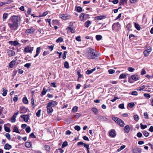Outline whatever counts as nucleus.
Here are the masks:
<instances>
[{
  "label": "nucleus",
  "mask_w": 153,
  "mask_h": 153,
  "mask_svg": "<svg viewBox=\"0 0 153 153\" xmlns=\"http://www.w3.org/2000/svg\"><path fill=\"white\" fill-rule=\"evenodd\" d=\"M128 70L130 72H133L134 70V69L132 67H128Z\"/></svg>",
  "instance_id": "54"
},
{
  "label": "nucleus",
  "mask_w": 153,
  "mask_h": 153,
  "mask_svg": "<svg viewBox=\"0 0 153 153\" xmlns=\"http://www.w3.org/2000/svg\"><path fill=\"white\" fill-rule=\"evenodd\" d=\"M151 48L149 47L147 49L144 51L143 52V53L144 56H148L151 51Z\"/></svg>",
  "instance_id": "9"
},
{
  "label": "nucleus",
  "mask_w": 153,
  "mask_h": 153,
  "mask_svg": "<svg viewBox=\"0 0 153 153\" xmlns=\"http://www.w3.org/2000/svg\"><path fill=\"white\" fill-rule=\"evenodd\" d=\"M6 126V124H5L4 125V130L7 132H10L11 131L10 128Z\"/></svg>",
  "instance_id": "26"
},
{
  "label": "nucleus",
  "mask_w": 153,
  "mask_h": 153,
  "mask_svg": "<svg viewBox=\"0 0 153 153\" xmlns=\"http://www.w3.org/2000/svg\"><path fill=\"white\" fill-rule=\"evenodd\" d=\"M126 75L125 74H121L119 78V79H124L126 78Z\"/></svg>",
  "instance_id": "33"
},
{
  "label": "nucleus",
  "mask_w": 153,
  "mask_h": 153,
  "mask_svg": "<svg viewBox=\"0 0 153 153\" xmlns=\"http://www.w3.org/2000/svg\"><path fill=\"white\" fill-rule=\"evenodd\" d=\"M115 70L113 69H109L108 70V72L110 74H112L115 72Z\"/></svg>",
  "instance_id": "52"
},
{
  "label": "nucleus",
  "mask_w": 153,
  "mask_h": 153,
  "mask_svg": "<svg viewBox=\"0 0 153 153\" xmlns=\"http://www.w3.org/2000/svg\"><path fill=\"white\" fill-rule=\"evenodd\" d=\"M120 119L117 117H113L112 120L115 121L117 123V122L119 121V120H120Z\"/></svg>",
  "instance_id": "45"
},
{
  "label": "nucleus",
  "mask_w": 153,
  "mask_h": 153,
  "mask_svg": "<svg viewBox=\"0 0 153 153\" xmlns=\"http://www.w3.org/2000/svg\"><path fill=\"white\" fill-rule=\"evenodd\" d=\"M52 133V132L51 131V132H50L49 133V134L48 133V136H49L50 137L51 136L52 137H50V140H51V139H53V138L54 137V133H53V134H51V133Z\"/></svg>",
  "instance_id": "42"
},
{
  "label": "nucleus",
  "mask_w": 153,
  "mask_h": 153,
  "mask_svg": "<svg viewBox=\"0 0 153 153\" xmlns=\"http://www.w3.org/2000/svg\"><path fill=\"white\" fill-rule=\"evenodd\" d=\"M68 145V143L67 141L64 142L62 145V148H64Z\"/></svg>",
  "instance_id": "37"
},
{
  "label": "nucleus",
  "mask_w": 153,
  "mask_h": 153,
  "mask_svg": "<svg viewBox=\"0 0 153 153\" xmlns=\"http://www.w3.org/2000/svg\"><path fill=\"white\" fill-rule=\"evenodd\" d=\"M92 111L94 113V114L96 115L98 113V110L97 108H93L91 109Z\"/></svg>",
  "instance_id": "22"
},
{
  "label": "nucleus",
  "mask_w": 153,
  "mask_h": 153,
  "mask_svg": "<svg viewBox=\"0 0 153 153\" xmlns=\"http://www.w3.org/2000/svg\"><path fill=\"white\" fill-rule=\"evenodd\" d=\"M78 110V107L77 106H74L73 107L72 109L73 112H76Z\"/></svg>",
  "instance_id": "46"
},
{
  "label": "nucleus",
  "mask_w": 153,
  "mask_h": 153,
  "mask_svg": "<svg viewBox=\"0 0 153 153\" xmlns=\"http://www.w3.org/2000/svg\"><path fill=\"white\" fill-rule=\"evenodd\" d=\"M96 38L97 40L99 41L102 39V37L101 35H97Z\"/></svg>",
  "instance_id": "38"
},
{
  "label": "nucleus",
  "mask_w": 153,
  "mask_h": 153,
  "mask_svg": "<svg viewBox=\"0 0 153 153\" xmlns=\"http://www.w3.org/2000/svg\"><path fill=\"white\" fill-rule=\"evenodd\" d=\"M25 130L27 133H29L31 131V129L30 127L29 126H27L25 129Z\"/></svg>",
  "instance_id": "43"
},
{
  "label": "nucleus",
  "mask_w": 153,
  "mask_h": 153,
  "mask_svg": "<svg viewBox=\"0 0 153 153\" xmlns=\"http://www.w3.org/2000/svg\"><path fill=\"white\" fill-rule=\"evenodd\" d=\"M137 136L138 137L140 138L142 137V134L141 132H139L137 134Z\"/></svg>",
  "instance_id": "64"
},
{
  "label": "nucleus",
  "mask_w": 153,
  "mask_h": 153,
  "mask_svg": "<svg viewBox=\"0 0 153 153\" xmlns=\"http://www.w3.org/2000/svg\"><path fill=\"white\" fill-rule=\"evenodd\" d=\"M143 96H144V97H146L147 99L151 97L150 95L147 93H145L143 94Z\"/></svg>",
  "instance_id": "41"
},
{
  "label": "nucleus",
  "mask_w": 153,
  "mask_h": 153,
  "mask_svg": "<svg viewBox=\"0 0 153 153\" xmlns=\"http://www.w3.org/2000/svg\"><path fill=\"white\" fill-rule=\"evenodd\" d=\"M113 30H118L120 28V25L119 22L114 23L112 26Z\"/></svg>",
  "instance_id": "5"
},
{
  "label": "nucleus",
  "mask_w": 153,
  "mask_h": 153,
  "mask_svg": "<svg viewBox=\"0 0 153 153\" xmlns=\"http://www.w3.org/2000/svg\"><path fill=\"white\" fill-rule=\"evenodd\" d=\"M140 125L141 128L142 129H144L146 128L147 127V126L146 125H143L142 123H141L140 124Z\"/></svg>",
  "instance_id": "47"
},
{
  "label": "nucleus",
  "mask_w": 153,
  "mask_h": 153,
  "mask_svg": "<svg viewBox=\"0 0 153 153\" xmlns=\"http://www.w3.org/2000/svg\"><path fill=\"white\" fill-rule=\"evenodd\" d=\"M124 130L125 131L126 133H128L130 130L129 126L128 125H127L125 126L124 128Z\"/></svg>",
  "instance_id": "24"
},
{
  "label": "nucleus",
  "mask_w": 153,
  "mask_h": 153,
  "mask_svg": "<svg viewBox=\"0 0 153 153\" xmlns=\"http://www.w3.org/2000/svg\"><path fill=\"white\" fill-rule=\"evenodd\" d=\"M128 106L130 108H133L134 106L135 105V104L134 102H131L128 104Z\"/></svg>",
  "instance_id": "40"
},
{
  "label": "nucleus",
  "mask_w": 153,
  "mask_h": 153,
  "mask_svg": "<svg viewBox=\"0 0 153 153\" xmlns=\"http://www.w3.org/2000/svg\"><path fill=\"white\" fill-rule=\"evenodd\" d=\"M9 43L13 46H16L19 44V42L17 41H10L9 42Z\"/></svg>",
  "instance_id": "17"
},
{
  "label": "nucleus",
  "mask_w": 153,
  "mask_h": 153,
  "mask_svg": "<svg viewBox=\"0 0 153 153\" xmlns=\"http://www.w3.org/2000/svg\"><path fill=\"white\" fill-rule=\"evenodd\" d=\"M11 21L8 23L10 30L13 32L16 30L18 27V22L21 19L19 16H13L10 18Z\"/></svg>",
  "instance_id": "1"
},
{
  "label": "nucleus",
  "mask_w": 153,
  "mask_h": 153,
  "mask_svg": "<svg viewBox=\"0 0 153 153\" xmlns=\"http://www.w3.org/2000/svg\"><path fill=\"white\" fill-rule=\"evenodd\" d=\"M59 16L62 19L65 20L68 19L70 18V16L67 14H60L59 15Z\"/></svg>",
  "instance_id": "7"
},
{
  "label": "nucleus",
  "mask_w": 153,
  "mask_h": 153,
  "mask_svg": "<svg viewBox=\"0 0 153 153\" xmlns=\"http://www.w3.org/2000/svg\"><path fill=\"white\" fill-rule=\"evenodd\" d=\"M99 117L100 118V120L101 121H105L107 120V118L106 117L102 116H99Z\"/></svg>",
  "instance_id": "31"
},
{
  "label": "nucleus",
  "mask_w": 153,
  "mask_h": 153,
  "mask_svg": "<svg viewBox=\"0 0 153 153\" xmlns=\"http://www.w3.org/2000/svg\"><path fill=\"white\" fill-rule=\"evenodd\" d=\"M86 56L87 58L94 59H98L100 57V54L95 50L88 48L86 52Z\"/></svg>",
  "instance_id": "2"
},
{
  "label": "nucleus",
  "mask_w": 153,
  "mask_h": 153,
  "mask_svg": "<svg viewBox=\"0 0 153 153\" xmlns=\"http://www.w3.org/2000/svg\"><path fill=\"white\" fill-rule=\"evenodd\" d=\"M21 117L24 120L25 122H27L29 119V115H23L21 116Z\"/></svg>",
  "instance_id": "15"
},
{
  "label": "nucleus",
  "mask_w": 153,
  "mask_h": 153,
  "mask_svg": "<svg viewBox=\"0 0 153 153\" xmlns=\"http://www.w3.org/2000/svg\"><path fill=\"white\" fill-rule=\"evenodd\" d=\"M41 110H39L36 113V115L37 117H40L41 115Z\"/></svg>",
  "instance_id": "49"
},
{
  "label": "nucleus",
  "mask_w": 153,
  "mask_h": 153,
  "mask_svg": "<svg viewBox=\"0 0 153 153\" xmlns=\"http://www.w3.org/2000/svg\"><path fill=\"white\" fill-rule=\"evenodd\" d=\"M139 77L137 76V75H133L131 76V78H129L128 79V81L130 83H133L132 80L136 81L139 80Z\"/></svg>",
  "instance_id": "4"
},
{
  "label": "nucleus",
  "mask_w": 153,
  "mask_h": 153,
  "mask_svg": "<svg viewBox=\"0 0 153 153\" xmlns=\"http://www.w3.org/2000/svg\"><path fill=\"white\" fill-rule=\"evenodd\" d=\"M29 137L32 138H36V137L34 135L33 133H32L29 136Z\"/></svg>",
  "instance_id": "51"
},
{
  "label": "nucleus",
  "mask_w": 153,
  "mask_h": 153,
  "mask_svg": "<svg viewBox=\"0 0 153 153\" xmlns=\"http://www.w3.org/2000/svg\"><path fill=\"white\" fill-rule=\"evenodd\" d=\"M19 114V111H18L16 113H15L13 115L11 119V122L12 123H14L16 121V116L17 115Z\"/></svg>",
  "instance_id": "14"
},
{
  "label": "nucleus",
  "mask_w": 153,
  "mask_h": 153,
  "mask_svg": "<svg viewBox=\"0 0 153 153\" xmlns=\"http://www.w3.org/2000/svg\"><path fill=\"white\" fill-rule=\"evenodd\" d=\"M118 107L119 108L121 109H124V104L123 103H122L119 105Z\"/></svg>",
  "instance_id": "56"
},
{
  "label": "nucleus",
  "mask_w": 153,
  "mask_h": 153,
  "mask_svg": "<svg viewBox=\"0 0 153 153\" xmlns=\"http://www.w3.org/2000/svg\"><path fill=\"white\" fill-rule=\"evenodd\" d=\"M31 64L30 63H27L24 66L26 68H29L31 66Z\"/></svg>",
  "instance_id": "55"
},
{
  "label": "nucleus",
  "mask_w": 153,
  "mask_h": 153,
  "mask_svg": "<svg viewBox=\"0 0 153 153\" xmlns=\"http://www.w3.org/2000/svg\"><path fill=\"white\" fill-rule=\"evenodd\" d=\"M63 39L62 37H60L56 39V42L57 43H59V42H63Z\"/></svg>",
  "instance_id": "35"
},
{
  "label": "nucleus",
  "mask_w": 153,
  "mask_h": 153,
  "mask_svg": "<svg viewBox=\"0 0 153 153\" xmlns=\"http://www.w3.org/2000/svg\"><path fill=\"white\" fill-rule=\"evenodd\" d=\"M23 102L25 104H27L28 103V101L26 97H24L22 99Z\"/></svg>",
  "instance_id": "29"
},
{
  "label": "nucleus",
  "mask_w": 153,
  "mask_h": 153,
  "mask_svg": "<svg viewBox=\"0 0 153 153\" xmlns=\"http://www.w3.org/2000/svg\"><path fill=\"white\" fill-rule=\"evenodd\" d=\"M73 25V23L72 22H70L69 23V25L68 26V27L67 29H71V27H72V26Z\"/></svg>",
  "instance_id": "63"
},
{
  "label": "nucleus",
  "mask_w": 153,
  "mask_h": 153,
  "mask_svg": "<svg viewBox=\"0 0 153 153\" xmlns=\"http://www.w3.org/2000/svg\"><path fill=\"white\" fill-rule=\"evenodd\" d=\"M76 40L78 41V42H80L81 41V37L80 36H79L76 37Z\"/></svg>",
  "instance_id": "61"
},
{
  "label": "nucleus",
  "mask_w": 153,
  "mask_h": 153,
  "mask_svg": "<svg viewBox=\"0 0 153 153\" xmlns=\"http://www.w3.org/2000/svg\"><path fill=\"white\" fill-rule=\"evenodd\" d=\"M25 145L27 148H29L31 146L32 144L30 142H27L25 143Z\"/></svg>",
  "instance_id": "28"
},
{
  "label": "nucleus",
  "mask_w": 153,
  "mask_h": 153,
  "mask_svg": "<svg viewBox=\"0 0 153 153\" xmlns=\"http://www.w3.org/2000/svg\"><path fill=\"white\" fill-rule=\"evenodd\" d=\"M40 48L38 47L37 48L36 50V54L34 56V57L36 58L37 56L40 52Z\"/></svg>",
  "instance_id": "25"
},
{
  "label": "nucleus",
  "mask_w": 153,
  "mask_h": 153,
  "mask_svg": "<svg viewBox=\"0 0 153 153\" xmlns=\"http://www.w3.org/2000/svg\"><path fill=\"white\" fill-rule=\"evenodd\" d=\"M91 23V21L88 20L85 22V25L86 27H88Z\"/></svg>",
  "instance_id": "23"
},
{
  "label": "nucleus",
  "mask_w": 153,
  "mask_h": 153,
  "mask_svg": "<svg viewBox=\"0 0 153 153\" xmlns=\"http://www.w3.org/2000/svg\"><path fill=\"white\" fill-rule=\"evenodd\" d=\"M85 13H82L79 16L80 19L81 20H82L84 19Z\"/></svg>",
  "instance_id": "39"
},
{
  "label": "nucleus",
  "mask_w": 153,
  "mask_h": 153,
  "mask_svg": "<svg viewBox=\"0 0 153 153\" xmlns=\"http://www.w3.org/2000/svg\"><path fill=\"white\" fill-rule=\"evenodd\" d=\"M13 132H15L19 134L20 133V132L19 131V129L16 126H15L14 127Z\"/></svg>",
  "instance_id": "30"
},
{
  "label": "nucleus",
  "mask_w": 153,
  "mask_h": 153,
  "mask_svg": "<svg viewBox=\"0 0 153 153\" xmlns=\"http://www.w3.org/2000/svg\"><path fill=\"white\" fill-rule=\"evenodd\" d=\"M7 91V90H4L2 95L3 96H5L6 95Z\"/></svg>",
  "instance_id": "58"
},
{
  "label": "nucleus",
  "mask_w": 153,
  "mask_h": 153,
  "mask_svg": "<svg viewBox=\"0 0 153 153\" xmlns=\"http://www.w3.org/2000/svg\"><path fill=\"white\" fill-rule=\"evenodd\" d=\"M57 104V103L56 101L51 100L48 102V113H51L53 111V109L51 106H54Z\"/></svg>",
  "instance_id": "3"
},
{
  "label": "nucleus",
  "mask_w": 153,
  "mask_h": 153,
  "mask_svg": "<svg viewBox=\"0 0 153 153\" xmlns=\"http://www.w3.org/2000/svg\"><path fill=\"white\" fill-rule=\"evenodd\" d=\"M96 70L95 68H94L91 70L88 69L86 71V73L88 75H89L92 73L93 71H95Z\"/></svg>",
  "instance_id": "21"
},
{
  "label": "nucleus",
  "mask_w": 153,
  "mask_h": 153,
  "mask_svg": "<svg viewBox=\"0 0 153 153\" xmlns=\"http://www.w3.org/2000/svg\"><path fill=\"white\" fill-rule=\"evenodd\" d=\"M6 137L9 140H10L11 139L10 136L9 134L6 133L5 134Z\"/></svg>",
  "instance_id": "50"
},
{
  "label": "nucleus",
  "mask_w": 153,
  "mask_h": 153,
  "mask_svg": "<svg viewBox=\"0 0 153 153\" xmlns=\"http://www.w3.org/2000/svg\"><path fill=\"white\" fill-rule=\"evenodd\" d=\"M134 120L136 121H138L139 119V117L137 115H134Z\"/></svg>",
  "instance_id": "44"
},
{
  "label": "nucleus",
  "mask_w": 153,
  "mask_h": 153,
  "mask_svg": "<svg viewBox=\"0 0 153 153\" xmlns=\"http://www.w3.org/2000/svg\"><path fill=\"white\" fill-rule=\"evenodd\" d=\"M146 72L145 69L143 68L141 71V74L142 75H144L146 74Z\"/></svg>",
  "instance_id": "57"
},
{
  "label": "nucleus",
  "mask_w": 153,
  "mask_h": 153,
  "mask_svg": "<svg viewBox=\"0 0 153 153\" xmlns=\"http://www.w3.org/2000/svg\"><path fill=\"white\" fill-rule=\"evenodd\" d=\"M143 135L146 137H147L149 136V133L146 131H144L143 132Z\"/></svg>",
  "instance_id": "48"
},
{
  "label": "nucleus",
  "mask_w": 153,
  "mask_h": 153,
  "mask_svg": "<svg viewBox=\"0 0 153 153\" xmlns=\"http://www.w3.org/2000/svg\"><path fill=\"white\" fill-rule=\"evenodd\" d=\"M51 19H48V23L51 27V24L52 25H57L59 23V21L57 20H52L51 22Z\"/></svg>",
  "instance_id": "10"
},
{
  "label": "nucleus",
  "mask_w": 153,
  "mask_h": 153,
  "mask_svg": "<svg viewBox=\"0 0 153 153\" xmlns=\"http://www.w3.org/2000/svg\"><path fill=\"white\" fill-rule=\"evenodd\" d=\"M74 129L78 131H79L80 130V127L78 126H76L74 127Z\"/></svg>",
  "instance_id": "53"
},
{
  "label": "nucleus",
  "mask_w": 153,
  "mask_h": 153,
  "mask_svg": "<svg viewBox=\"0 0 153 153\" xmlns=\"http://www.w3.org/2000/svg\"><path fill=\"white\" fill-rule=\"evenodd\" d=\"M119 120V121L117 122V124L120 126L123 127L125 125V123L124 122L120 119V120Z\"/></svg>",
  "instance_id": "19"
},
{
  "label": "nucleus",
  "mask_w": 153,
  "mask_h": 153,
  "mask_svg": "<svg viewBox=\"0 0 153 153\" xmlns=\"http://www.w3.org/2000/svg\"><path fill=\"white\" fill-rule=\"evenodd\" d=\"M109 135L111 137H115L116 136L115 130L113 129H111L109 132Z\"/></svg>",
  "instance_id": "16"
},
{
  "label": "nucleus",
  "mask_w": 153,
  "mask_h": 153,
  "mask_svg": "<svg viewBox=\"0 0 153 153\" xmlns=\"http://www.w3.org/2000/svg\"><path fill=\"white\" fill-rule=\"evenodd\" d=\"M64 67L67 69H68L69 68V64L68 62L67 61H65L64 62Z\"/></svg>",
  "instance_id": "34"
},
{
  "label": "nucleus",
  "mask_w": 153,
  "mask_h": 153,
  "mask_svg": "<svg viewBox=\"0 0 153 153\" xmlns=\"http://www.w3.org/2000/svg\"><path fill=\"white\" fill-rule=\"evenodd\" d=\"M131 94L133 95L137 96V95L138 93L137 91H134L132 92Z\"/></svg>",
  "instance_id": "62"
},
{
  "label": "nucleus",
  "mask_w": 153,
  "mask_h": 153,
  "mask_svg": "<svg viewBox=\"0 0 153 153\" xmlns=\"http://www.w3.org/2000/svg\"><path fill=\"white\" fill-rule=\"evenodd\" d=\"M144 115L146 119H149V115L147 112H145L144 113Z\"/></svg>",
  "instance_id": "59"
},
{
  "label": "nucleus",
  "mask_w": 153,
  "mask_h": 153,
  "mask_svg": "<svg viewBox=\"0 0 153 153\" xmlns=\"http://www.w3.org/2000/svg\"><path fill=\"white\" fill-rule=\"evenodd\" d=\"M35 30L33 28L29 29L25 31V33L27 34H33Z\"/></svg>",
  "instance_id": "12"
},
{
  "label": "nucleus",
  "mask_w": 153,
  "mask_h": 153,
  "mask_svg": "<svg viewBox=\"0 0 153 153\" xmlns=\"http://www.w3.org/2000/svg\"><path fill=\"white\" fill-rule=\"evenodd\" d=\"M33 49V47L27 46L25 48L24 51L26 53H31Z\"/></svg>",
  "instance_id": "8"
},
{
  "label": "nucleus",
  "mask_w": 153,
  "mask_h": 153,
  "mask_svg": "<svg viewBox=\"0 0 153 153\" xmlns=\"http://www.w3.org/2000/svg\"><path fill=\"white\" fill-rule=\"evenodd\" d=\"M16 64L17 65L19 64L18 62H17L15 60H13L11 61L9 64L10 68H12L13 67V65Z\"/></svg>",
  "instance_id": "13"
},
{
  "label": "nucleus",
  "mask_w": 153,
  "mask_h": 153,
  "mask_svg": "<svg viewBox=\"0 0 153 153\" xmlns=\"http://www.w3.org/2000/svg\"><path fill=\"white\" fill-rule=\"evenodd\" d=\"M106 18V16L105 15L97 16L94 17V20L96 22H98L99 20L104 19Z\"/></svg>",
  "instance_id": "6"
},
{
  "label": "nucleus",
  "mask_w": 153,
  "mask_h": 153,
  "mask_svg": "<svg viewBox=\"0 0 153 153\" xmlns=\"http://www.w3.org/2000/svg\"><path fill=\"white\" fill-rule=\"evenodd\" d=\"M8 55L10 57L13 56L15 54V52L13 50H10L8 51Z\"/></svg>",
  "instance_id": "18"
},
{
  "label": "nucleus",
  "mask_w": 153,
  "mask_h": 153,
  "mask_svg": "<svg viewBox=\"0 0 153 153\" xmlns=\"http://www.w3.org/2000/svg\"><path fill=\"white\" fill-rule=\"evenodd\" d=\"M12 147V146L8 143L5 144L4 146V149L6 150H9L11 149Z\"/></svg>",
  "instance_id": "20"
},
{
  "label": "nucleus",
  "mask_w": 153,
  "mask_h": 153,
  "mask_svg": "<svg viewBox=\"0 0 153 153\" xmlns=\"http://www.w3.org/2000/svg\"><path fill=\"white\" fill-rule=\"evenodd\" d=\"M76 11L78 12H81L82 11V7L80 6H78L77 8Z\"/></svg>",
  "instance_id": "36"
},
{
  "label": "nucleus",
  "mask_w": 153,
  "mask_h": 153,
  "mask_svg": "<svg viewBox=\"0 0 153 153\" xmlns=\"http://www.w3.org/2000/svg\"><path fill=\"white\" fill-rule=\"evenodd\" d=\"M8 16V14L7 13H4L3 15V19H6Z\"/></svg>",
  "instance_id": "60"
},
{
  "label": "nucleus",
  "mask_w": 153,
  "mask_h": 153,
  "mask_svg": "<svg viewBox=\"0 0 153 153\" xmlns=\"http://www.w3.org/2000/svg\"><path fill=\"white\" fill-rule=\"evenodd\" d=\"M134 27L137 30H140V27L138 24L135 23L134 24Z\"/></svg>",
  "instance_id": "27"
},
{
  "label": "nucleus",
  "mask_w": 153,
  "mask_h": 153,
  "mask_svg": "<svg viewBox=\"0 0 153 153\" xmlns=\"http://www.w3.org/2000/svg\"><path fill=\"white\" fill-rule=\"evenodd\" d=\"M145 88V86L144 85H143L141 87H138L137 89V90L138 91H141L143 90Z\"/></svg>",
  "instance_id": "32"
},
{
  "label": "nucleus",
  "mask_w": 153,
  "mask_h": 153,
  "mask_svg": "<svg viewBox=\"0 0 153 153\" xmlns=\"http://www.w3.org/2000/svg\"><path fill=\"white\" fill-rule=\"evenodd\" d=\"M132 151L133 153H140L141 150L140 148L135 147L132 149Z\"/></svg>",
  "instance_id": "11"
}]
</instances>
